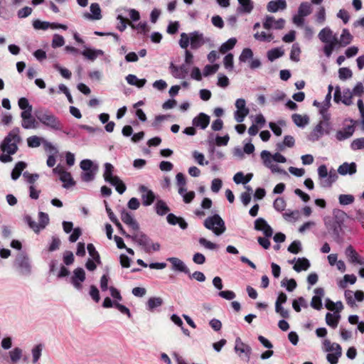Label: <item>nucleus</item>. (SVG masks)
Segmentation results:
<instances>
[{"mask_svg":"<svg viewBox=\"0 0 364 364\" xmlns=\"http://www.w3.org/2000/svg\"><path fill=\"white\" fill-rule=\"evenodd\" d=\"M210 123V117L204 113H200L193 119V125L205 129Z\"/></svg>","mask_w":364,"mask_h":364,"instance_id":"5701e85b","label":"nucleus"},{"mask_svg":"<svg viewBox=\"0 0 364 364\" xmlns=\"http://www.w3.org/2000/svg\"><path fill=\"white\" fill-rule=\"evenodd\" d=\"M285 21L283 18L276 20L273 16H266L263 20V27L266 30L282 29L284 27Z\"/></svg>","mask_w":364,"mask_h":364,"instance_id":"ddd939ff","label":"nucleus"},{"mask_svg":"<svg viewBox=\"0 0 364 364\" xmlns=\"http://www.w3.org/2000/svg\"><path fill=\"white\" fill-rule=\"evenodd\" d=\"M309 267V261L307 259L303 257L299 258L296 260V264L294 265L293 268L296 272H299L302 270H307Z\"/></svg>","mask_w":364,"mask_h":364,"instance_id":"58836bf2","label":"nucleus"},{"mask_svg":"<svg viewBox=\"0 0 364 364\" xmlns=\"http://www.w3.org/2000/svg\"><path fill=\"white\" fill-rule=\"evenodd\" d=\"M301 306L304 308H307L308 306L306 301L301 296L294 299L292 302V307L296 312L301 311Z\"/></svg>","mask_w":364,"mask_h":364,"instance_id":"3c124183","label":"nucleus"},{"mask_svg":"<svg viewBox=\"0 0 364 364\" xmlns=\"http://www.w3.org/2000/svg\"><path fill=\"white\" fill-rule=\"evenodd\" d=\"M356 279V277L354 274H346L343 277V280L338 283V287L341 289H344L346 287L348 282L350 284H353L355 283Z\"/></svg>","mask_w":364,"mask_h":364,"instance_id":"603ef678","label":"nucleus"},{"mask_svg":"<svg viewBox=\"0 0 364 364\" xmlns=\"http://www.w3.org/2000/svg\"><path fill=\"white\" fill-rule=\"evenodd\" d=\"M264 158H267L268 159H270L272 162L276 163H285L287 161V159L285 158V156H284L283 155L278 152L272 154L269 151V155L266 156Z\"/></svg>","mask_w":364,"mask_h":364,"instance_id":"bf43d9fd","label":"nucleus"},{"mask_svg":"<svg viewBox=\"0 0 364 364\" xmlns=\"http://www.w3.org/2000/svg\"><path fill=\"white\" fill-rule=\"evenodd\" d=\"M44 139L38 136H32L27 139V144L31 148H37L43 143Z\"/></svg>","mask_w":364,"mask_h":364,"instance_id":"a18cd8bd","label":"nucleus"},{"mask_svg":"<svg viewBox=\"0 0 364 364\" xmlns=\"http://www.w3.org/2000/svg\"><path fill=\"white\" fill-rule=\"evenodd\" d=\"M91 14L85 13L83 16L85 18L92 20H100L102 18L101 9L97 3H92L90 7Z\"/></svg>","mask_w":364,"mask_h":364,"instance_id":"393cba45","label":"nucleus"},{"mask_svg":"<svg viewBox=\"0 0 364 364\" xmlns=\"http://www.w3.org/2000/svg\"><path fill=\"white\" fill-rule=\"evenodd\" d=\"M19 129H13L4 139L1 144V150L4 153L14 154L18 150L17 144L21 141Z\"/></svg>","mask_w":364,"mask_h":364,"instance_id":"20e7f679","label":"nucleus"},{"mask_svg":"<svg viewBox=\"0 0 364 364\" xmlns=\"http://www.w3.org/2000/svg\"><path fill=\"white\" fill-rule=\"evenodd\" d=\"M316 22L320 25H322L326 21V9L323 6H320L315 15Z\"/></svg>","mask_w":364,"mask_h":364,"instance_id":"de8ad7c7","label":"nucleus"},{"mask_svg":"<svg viewBox=\"0 0 364 364\" xmlns=\"http://www.w3.org/2000/svg\"><path fill=\"white\" fill-rule=\"evenodd\" d=\"M292 120L294 123L300 127H304L306 124H308L309 122V117L306 115H301L299 114H294L291 116Z\"/></svg>","mask_w":364,"mask_h":364,"instance_id":"ea45409f","label":"nucleus"},{"mask_svg":"<svg viewBox=\"0 0 364 364\" xmlns=\"http://www.w3.org/2000/svg\"><path fill=\"white\" fill-rule=\"evenodd\" d=\"M60 180L63 183V188H69L75 185V181L73 178L71 173L65 171L60 176Z\"/></svg>","mask_w":364,"mask_h":364,"instance_id":"473e14b6","label":"nucleus"},{"mask_svg":"<svg viewBox=\"0 0 364 364\" xmlns=\"http://www.w3.org/2000/svg\"><path fill=\"white\" fill-rule=\"evenodd\" d=\"M355 132V128L353 125L346 127L342 130H338L336 134V137L338 141H343L350 137Z\"/></svg>","mask_w":364,"mask_h":364,"instance_id":"c85d7f7f","label":"nucleus"},{"mask_svg":"<svg viewBox=\"0 0 364 364\" xmlns=\"http://www.w3.org/2000/svg\"><path fill=\"white\" fill-rule=\"evenodd\" d=\"M53 68L56 70H58L60 73L62 77H63L64 78L70 79L71 77L72 73L68 69H67L65 68H63L58 63L54 64Z\"/></svg>","mask_w":364,"mask_h":364,"instance_id":"69168bd1","label":"nucleus"},{"mask_svg":"<svg viewBox=\"0 0 364 364\" xmlns=\"http://www.w3.org/2000/svg\"><path fill=\"white\" fill-rule=\"evenodd\" d=\"M287 8L286 0H272L267 5V9L269 12L276 13L279 10H284Z\"/></svg>","mask_w":364,"mask_h":364,"instance_id":"b1692460","label":"nucleus"},{"mask_svg":"<svg viewBox=\"0 0 364 364\" xmlns=\"http://www.w3.org/2000/svg\"><path fill=\"white\" fill-rule=\"evenodd\" d=\"M353 95L350 89H346L341 93V89L338 86L335 88L333 100L336 103L342 102L346 105H350L353 104Z\"/></svg>","mask_w":364,"mask_h":364,"instance_id":"9d476101","label":"nucleus"},{"mask_svg":"<svg viewBox=\"0 0 364 364\" xmlns=\"http://www.w3.org/2000/svg\"><path fill=\"white\" fill-rule=\"evenodd\" d=\"M235 107L237 110L235 112V119L237 122L241 123L244 121L246 116L248 115L250 110L246 107L245 100L242 98H240L236 100Z\"/></svg>","mask_w":364,"mask_h":364,"instance_id":"9b49d317","label":"nucleus"},{"mask_svg":"<svg viewBox=\"0 0 364 364\" xmlns=\"http://www.w3.org/2000/svg\"><path fill=\"white\" fill-rule=\"evenodd\" d=\"M21 126L26 129H31L38 128V124L36 120L31 117L29 119L22 120Z\"/></svg>","mask_w":364,"mask_h":364,"instance_id":"6e6d98bb","label":"nucleus"},{"mask_svg":"<svg viewBox=\"0 0 364 364\" xmlns=\"http://www.w3.org/2000/svg\"><path fill=\"white\" fill-rule=\"evenodd\" d=\"M140 193H141V199L143 201V205L145 206L150 205L155 199V195L152 191L148 189L144 186H141L139 188Z\"/></svg>","mask_w":364,"mask_h":364,"instance_id":"6ab92c4d","label":"nucleus"},{"mask_svg":"<svg viewBox=\"0 0 364 364\" xmlns=\"http://www.w3.org/2000/svg\"><path fill=\"white\" fill-rule=\"evenodd\" d=\"M355 200V198L350 194H341L338 196L339 203L342 205H348L352 204Z\"/></svg>","mask_w":364,"mask_h":364,"instance_id":"864d4df0","label":"nucleus"},{"mask_svg":"<svg viewBox=\"0 0 364 364\" xmlns=\"http://www.w3.org/2000/svg\"><path fill=\"white\" fill-rule=\"evenodd\" d=\"M128 84L141 88L146 82V79H139L135 75L129 74L126 77Z\"/></svg>","mask_w":364,"mask_h":364,"instance_id":"72a5a7b5","label":"nucleus"},{"mask_svg":"<svg viewBox=\"0 0 364 364\" xmlns=\"http://www.w3.org/2000/svg\"><path fill=\"white\" fill-rule=\"evenodd\" d=\"M14 267L21 275L28 276L31 274L32 267L30 259L24 253H19L14 261Z\"/></svg>","mask_w":364,"mask_h":364,"instance_id":"6e6552de","label":"nucleus"},{"mask_svg":"<svg viewBox=\"0 0 364 364\" xmlns=\"http://www.w3.org/2000/svg\"><path fill=\"white\" fill-rule=\"evenodd\" d=\"M38 120L44 126L55 131H60L63 128L60 120L51 112L47 109H39L35 112Z\"/></svg>","mask_w":364,"mask_h":364,"instance_id":"7ed1b4c3","label":"nucleus"},{"mask_svg":"<svg viewBox=\"0 0 364 364\" xmlns=\"http://www.w3.org/2000/svg\"><path fill=\"white\" fill-rule=\"evenodd\" d=\"M356 172V165L355 163L352 162L350 164L343 163L341 166H339L338 168V173L342 176H345L346 174L352 175Z\"/></svg>","mask_w":364,"mask_h":364,"instance_id":"c756f323","label":"nucleus"},{"mask_svg":"<svg viewBox=\"0 0 364 364\" xmlns=\"http://www.w3.org/2000/svg\"><path fill=\"white\" fill-rule=\"evenodd\" d=\"M198 242L200 245L208 250H213L218 248V245L204 237H200L198 240Z\"/></svg>","mask_w":364,"mask_h":364,"instance_id":"338daca9","label":"nucleus"},{"mask_svg":"<svg viewBox=\"0 0 364 364\" xmlns=\"http://www.w3.org/2000/svg\"><path fill=\"white\" fill-rule=\"evenodd\" d=\"M338 179V174L334 169H331L328 173V176L323 181L320 182V186L323 188H329Z\"/></svg>","mask_w":364,"mask_h":364,"instance_id":"7c9ffc66","label":"nucleus"},{"mask_svg":"<svg viewBox=\"0 0 364 364\" xmlns=\"http://www.w3.org/2000/svg\"><path fill=\"white\" fill-rule=\"evenodd\" d=\"M163 304V299L161 297H151L147 301V307L149 311L159 307Z\"/></svg>","mask_w":364,"mask_h":364,"instance_id":"c03bdc74","label":"nucleus"},{"mask_svg":"<svg viewBox=\"0 0 364 364\" xmlns=\"http://www.w3.org/2000/svg\"><path fill=\"white\" fill-rule=\"evenodd\" d=\"M237 42L236 38H231L229 40H228L225 43H223L220 48V51L222 53H225L228 50L233 48V47L235 46Z\"/></svg>","mask_w":364,"mask_h":364,"instance_id":"09e8293b","label":"nucleus"},{"mask_svg":"<svg viewBox=\"0 0 364 364\" xmlns=\"http://www.w3.org/2000/svg\"><path fill=\"white\" fill-rule=\"evenodd\" d=\"M345 254L348 258L350 262L360 265L364 264V262L363 261L362 258L359 256V255L351 245H349L346 247Z\"/></svg>","mask_w":364,"mask_h":364,"instance_id":"aec40b11","label":"nucleus"},{"mask_svg":"<svg viewBox=\"0 0 364 364\" xmlns=\"http://www.w3.org/2000/svg\"><path fill=\"white\" fill-rule=\"evenodd\" d=\"M203 224L207 229L213 231V232L218 236L222 235L226 230L225 222L218 214L208 217L204 220Z\"/></svg>","mask_w":364,"mask_h":364,"instance_id":"0eeeda50","label":"nucleus"},{"mask_svg":"<svg viewBox=\"0 0 364 364\" xmlns=\"http://www.w3.org/2000/svg\"><path fill=\"white\" fill-rule=\"evenodd\" d=\"M340 318V315L337 313H327L326 315V322L329 326L336 328L338 324Z\"/></svg>","mask_w":364,"mask_h":364,"instance_id":"e433bc0d","label":"nucleus"},{"mask_svg":"<svg viewBox=\"0 0 364 364\" xmlns=\"http://www.w3.org/2000/svg\"><path fill=\"white\" fill-rule=\"evenodd\" d=\"M255 228L257 230L262 231L266 237H271L273 235V230L267 223L262 218H257L255 222Z\"/></svg>","mask_w":364,"mask_h":364,"instance_id":"f3484780","label":"nucleus"},{"mask_svg":"<svg viewBox=\"0 0 364 364\" xmlns=\"http://www.w3.org/2000/svg\"><path fill=\"white\" fill-rule=\"evenodd\" d=\"M353 73L348 68H341L338 70V77L341 80H346L352 77Z\"/></svg>","mask_w":364,"mask_h":364,"instance_id":"0e129e2a","label":"nucleus"},{"mask_svg":"<svg viewBox=\"0 0 364 364\" xmlns=\"http://www.w3.org/2000/svg\"><path fill=\"white\" fill-rule=\"evenodd\" d=\"M353 36L350 34L349 31L346 28L343 29L340 36V39H338L337 47H346L349 45L353 41Z\"/></svg>","mask_w":364,"mask_h":364,"instance_id":"bb28decb","label":"nucleus"},{"mask_svg":"<svg viewBox=\"0 0 364 364\" xmlns=\"http://www.w3.org/2000/svg\"><path fill=\"white\" fill-rule=\"evenodd\" d=\"M167 261L171 263L173 270L184 272L185 274H189L188 268L180 259L177 257H168Z\"/></svg>","mask_w":364,"mask_h":364,"instance_id":"412c9836","label":"nucleus"},{"mask_svg":"<svg viewBox=\"0 0 364 364\" xmlns=\"http://www.w3.org/2000/svg\"><path fill=\"white\" fill-rule=\"evenodd\" d=\"M284 55V51L279 48L272 49L267 53V58L270 61H274L277 58L282 57Z\"/></svg>","mask_w":364,"mask_h":364,"instance_id":"680f3d73","label":"nucleus"},{"mask_svg":"<svg viewBox=\"0 0 364 364\" xmlns=\"http://www.w3.org/2000/svg\"><path fill=\"white\" fill-rule=\"evenodd\" d=\"M323 120L321 121L308 135V139L311 141L318 140L323 135L328 134L331 130V125L329 122V116L323 115Z\"/></svg>","mask_w":364,"mask_h":364,"instance_id":"423d86ee","label":"nucleus"},{"mask_svg":"<svg viewBox=\"0 0 364 364\" xmlns=\"http://www.w3.org/2000/svg\"><path fill=\"white\" fill-rule=\"evenodd\" d=\"M33 26L35 30H43L46 31L48 28L58 29L61 28L63 30H67L68 26L65 24L58 23H50L48 21H43L39 19H36L33 21Z\"/></svg>","mask_w":364,"mask_h":364,"instance_id":"f8f14e48","label":"nucleus"},{"mask_svg":"<svg viewBox=\"0 0 364 364\" xmlns=\"http://www.w3.org/2000/svg\"><path fill=\"white\" fill-rule=\"evenodd\" d=\"M284 121H279L278 124L274 122H269V127L276 136H281L282 131L279 125L284 126Z\"/></svg>","mask_w":364,"mask_h":364,"instance_id":"052dcab7","label":"nucleus"},{"mask_svg":"<svg viewBox=\"0 0 364 364\" xmlns=\"http://www.w3.org/2000/svg\"><path fill=\"white\" fill-rule=\"evenodd\" d=\"M344 295L347 304L351 307L357 306L355 301H363L364 300V292L360 290H357L355 292L351 290H346Z\"/></svg>","mask_w":364,"mask_h":364,"instance_id":"2eb2a0df","label":"nucleus"},{"mask_svg":"<svg viewBox=\"0 0 364 364\" xmlns=\"http://www.w3.org/2000/svg\"><path fill=\"white\" fill-rule=\"evenodd\" d=\"M210 41V39L205 37L203 33L195 31L188 33H181L178 44L183 49H186L190 46L191 49L197 50Z\"/></svg>","mask_w":364,"mask_h":364,"instance_id":"f257e3e1","label":"nucleus"},{"mask_svg":"<svg viewBox=\"0 0 364 364\" xmlns=\"http://www.w3.org/2000/svg\"><path fill=\"white\" fill-rule=\"evenodd\" d=\"M122 220L129 225L133 230L137 231L139 228V224L133 216L126 210H122L121 213Z\"/></svg>","mask_w":364,"mask_h":364,"instance_id":"4be33fe9","label":"nucleus"},{"mask_svg":"<svg viewBox=\"0 0 364 364\" xmlns=\"http://www.w3.org/2000/svg\"><path fill=\"white\" fill-rule=\"evenodd\" d=\"M301 53V49L298 43H294L291 46L290 53V59L293 61L298 62L299 60V55Z\"/></svg>","mask_w":364,"mask_h":364,"instance_id":"4d7b16f0","label":"nucleus"},{"mask_svg":"<svg viewBox=\"0 0 364 364\" xmlns=\"http://www.w3.org/2000/svg\"><path fill=\"white\" fill-rule=\"evenodd\" d=\"M87 249L90 256L96 262L97 264H100V257L97 251L95 250V246L92 244H88L87 246Z\"/></svg>","mask_w":364,"mask_h":364,"instance_id":"5fc2aeb1","label":"nucleus"},{"mask_svg":"<svg viewBox=\"0 0 364 364\" xmlns=\"http://www.w3.org/2000/svg\"><path fill=\"white\" fill-rule=\"evenodd\" d=\"M350 148L353 151L364 149V137L354 139L350 144Z\"/></svg>","mask_w":364,"mask_h":364,"instance_id":"774afa93","label":"nucleus"},{"mask_svg":"<svg viewBox=\"0 0 364 364\" xmlns=\"http://www.w3.org/2000/svg\"><path fill=\"white\" fill-rule=\"evenodd\" d=\"M139 245L142 246L146 252H150V239L141 232H136L131 237Z\"/></svg>","mask_w":364,"mask_h":364,"instance_id":"a211bd4d","label":"nucleus"},{"mask_svg":"<svg viewBox=\"0 0 364 364\" xmlns=\"http://www.w3.org/2000/svg\"><path fill=\"white\" fill-rule=\"evenodd\" d=\"M335 353H328L326 356L327 360L331 364H336L338 361V358L342 355V348L341 346H336L335 350H333Z\"/></svg>","mask_w":364,"mask_h":364,"instance_id":"4c0bfd02","label":"nucleus"},{"mask_svg":"<svg viewBox=\"0 0 364 364\" xmlns=\"http://www.w3.org/2000/svg\"><path fill=\"white\" fill-rule=\"evenodd\" d=\"M173 77L179 79H183L186 76L187 70L184 65L177 67L171 64L170 66Z\"/></svg>","mask_w":364,"mask_h":364,"instance_id":"f704fd0d","label":"nucleus"},{"mask_svg":"<svg viewBox=\"0 0 364 364\" xmlns=\"http://www.w3.org/2000/svg\"><path fill=\"white\" fill-rule=\"evenodd\" d=\"M81 53L84 57L90 60H95L98 56L104 55L103 50L92 48H86Z\"/></svg>","mask_w":364,"mask_h":364,"instance_id":"2f4dec72","label":"nucleus"},{"mask_svg":"<svg viewBox=\"0 0 364 364\" xmlns=\"http://www.w3.org/2000/svg\"><path fill=\"white\" fill-rule=\"evenodd\" d=\"M9 356L10 361L12 363H17L23 358V360L26 361L27 360L26 356L23 357V350L18 347H15L12 350H11L9 352Z\"/></svg>","mask_w":364,"mask_h":364,"instance_id":"a878e982","label":"nucleus"},{"mask_svg":"<svg viewBox=\"0 0 364 364\" xmlns=\"http://www.w3.org/2000/svg\"><path fill=\"white\" fill-rule=\"evenodd\" d=\"M281 286L286 287L287 290L289 291H292L294 290L297 286L296 281L294 279H284L281 282Z\"/></svg>","mask_w":364,"mask_h":364,"instance_id":"13d9d810","label":"nucleus"},{"mask_svg":"<svg viewBox=\"0 0 364 364\" xmlns=\"http://www.w3.org/2000/svg\"><path fill=\"white\" fill-rule=\"evenodd\" d=\"M114 166L110 163L105 164V171L103 173L104 179L115 187L116 191L122 194L126 191V186L124 182L117 176L113 175Z\"/></svg>","mask_w":364,"mask_h":364,"instance_id":"39448f33","label":"nucleus"},{"mask_svg":"<svg viewBox=\"0 0 364 364\" xmlns=\"http://www.w3.org/2000/svg\"><path fill=\"white\" fill-rule=\"evenodd\" d=\"M312 12V6L309 2L304 1L300 4L298 9V14L301 16H307Z\"/></svg>","mask_w":364,"mask_h":364,"instance_id":"79ce46f5","label":"nucleus"},{"mask_svg":"<svg viewBox=\"0 0 364 364\" xmlns=\"http://www.w3.org/2000/svg\"><path fill=\"white\" fill-rule=\"evenodd\" d=\"M43 350V345L42 344H38L35 346L32 350H31V354H32V362L33 363H36L38 360L40 359Z\"/></svg>","mask_w":364,"mask_h":364,"instance_id":"49530a36","label":"nucleus"},{"mask_svg":"<svg viewBox=\"0 0 364 364\" xmlns=\"http://www.w3.org/2000/svg\"><path fill=\"white\" fill-rule=\"evenodd\" d=\"M234 350L241 359L249 362L252 353V348L243 343L240 338L235 339Z\"/></svg>","mask_w":364,"mask_h":364,"instance_id":"1a4fd4ad","label":"nucleus"},{"mask_svg":"<svg viewBox=\"0 0 364 364\" xmlns=\"http://www.w3.org/2000/svg\"><path fill=\"white\" fill-rule=\"evenodd\" d=\"M65 44V39L64 38L58 34L55 33L53 36L52 43L51 46L53 48L61 47Z\"/></svg>","mask_w":364,"mask_h":364,"instance_id":"e2e57ef3","label":"nucleus"},{"mask_svg":"<svg viewBox=\"0 0 364 364\" xmlns=\"http://www.w3.org/2000/svg\"><path fill=\"white\" fill-rule=\"evenodd\" d=\"M318 37L325 44L323 48V53L326 57L329 58L338 46L337 35L333 33L328 26H326L319 31Z\"/></svg>","mask_w":364,"mask_h":364,"instance_id":"f03ea898","label":"nucleus"},{"mask_svg":"<svg viewBox=\"0 0 364 364\" xmlns=\"http://www.w3.org/2000/svg\"><path fill=\"white\" fill-rule=\"evenodd\" d=\"M26 167V164L23 161L18 162L11 172V178L17 180L21 176L23 170Z\"/></svg>","mask_w":364,"mask_h":364,"instance_id":"a19ab883","label":"nucleus"},{"mask_svg":"<svg viewBox=\"0 0 364 364\" xmlns=\"http://www.w3.org/2000/svg\"><path fill=\"white\" fill-rule=\"evenodd\" d=\"M155 208L156 213L159 215H164L169 211V208L166 203L161 200H157L155 205Z\"/></svg>","mask_w":364,"mask_h":364,"instance_id":"37998d69","label":"nucleus"},{"mask_svg":"<svg viewBox=\"0 0 364 364\" xmlns=\"http://www.w3.org/2000/svg\"><path fill=\"white\" fill-rule=\"evenodd\" d=\"M269 155V151L264 150L261 152L260 156L262 160L263 164L268 168L271 170L272 173H280L283 175L287 176V172L281 168L278 165L275 164V162H272L270 159L267 158H264L266 156Z\"/></svg>","mask_w":364,"mask_h":364,"instance_id":"4468645a","label":"nucleus"},{"mask_svg":"<svg viewBox=\"0 0 364 364\" xmlns=\"http://www.w3.org/2000/svg\"><path fill=\"white\" fill-rule=\"evenodd\" d=\"M178 194L183 198V200L186 203H190L195 198V192H187L186 187L178 188Z\"/></svg>","mask_w":364,"mask_h":364,"instance_id":"c9c22d12","label":"nucleus"},{"mask_svg":"<svg viewBox=\"0 0 364 364\" xmlns=\"http://www.w3.org/2000/svg\"><path fill=\"white\" fill-rule=\"evenodd\" d=\"M254 38L259 41L270 42L271 41L273 40L274 36L272 35V33H268L264 31H262L261 33L257 32L256 33H255Z\"/></svg>","mask_w":364,"mask_h":364,"instance_id":"8fccbe9b","label":"nucleus"},{"mask_svg":"<svg viewBox=\"0 0 364 364\" xmlns=\"http://www.w3.org/2000/svg\"><path fill=\"white\" fill-rule=\"evenodd\" d=\"M240 6L237 12L240 14H250L254 9V4L252 0H237Z\"/></svg>","mask_w":364,"mask_h":364,"instance_id":"cd10ccee","label":"nucleus"},{"mask_svg":"<svg viewBox=\"0 0 364 364\" xmlns=\"http://www.w3.org/2000/svg\"><path fill=\"white\" fill-rule=\"evenodd\" d=\"M85 280V272L82 268L78 267L73 271L70 282L77 290H81L82 283Z\"/></svg>","mask_w":364,"mask_h":364,"instance_id":"dca6fc26","label":"nucleus"}]
</instances>
